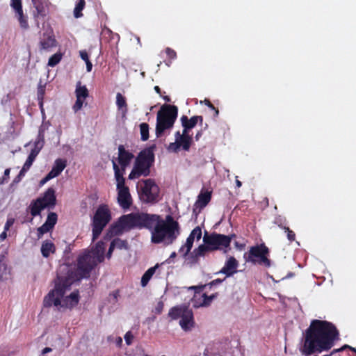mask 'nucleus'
I'll list each match as a JSON object with an SVG mask.
<instances>
[{
	"instance_id": "obj_1",
	"label": "nucleus",
	"mask_w": 356,
	"mask_h": 356,
	"mask_svg": "<svg viewBox=\"0 0 356 356\" xmlns=\"http://www.w3.org/2000/svg\"><path fill=\"white\" fill-rule=\"evenodd\" d=\"M105 245L98 242L90 250H85L77 259L76 266L62 264L59 266L54 288L44 297L43 305L54 306L58 310L72 309L79 301L78 291H70L72 284L90 276L91 270L104 259Z\"/></svg>"
},
{
	"instance_id": "obj_2",
	"label": "nucleus",
	"mask_w": 356,
	"mask_h": 356,
	"mask_svg": "<svg viewBox=\"0 0 356 356\" xmlns=\"http://www.w3.org/2000/svg\"><path fill=\"white\" fill-rule=\"evenodd\" d=\"M338 331L332 323L313 320L305 331L300 351L305 356H311L329 350L338 340Z\"/></svg>"
},
{
	"instance_id": "obj_3",
	"label": "nucleus",
	"mask_w": 356,
	"mask_h": 356,
	"mask_svg": "<svg viewBox=\"0 0 356 356\" xmlns=\"http://www.w3.org/2000/svg\"><path fill=\"white\" fill-rule=\"evenodd\" d=\"M151 241L153 243H172L180 234L179 223L171 216H167L165 220L157 216L153 227L150 229Z\"/></svg>"
},
{
	"instance_id": "obj_4",
	"label": "nucleus",
	"mask_w": 356,
	"mask_h": 356,
	"mask_svg": "<svg viewBox=\"0 0 356 356\" xmlns=\"http://www.w3.org/2000/svg\"><path fill=\"white\" fill-rule=\"evenodd\" d=\"M157 215H149L143 213H130L122 216L111 227V232L118 235L134 227H146L150 230L153 227Z\"/></svg>"
},
{
	"instance_id": "obj_5",
	"label": "nucleus",
	"mask_w": 356,
	"mask_h": 356,
	"mask_svg": "<svg viewBox=\"0 0 356 356\" xmlns=\"http://www.w3.org/2000/svg\"><path fill=\"white\" fill-rule=\"evenodd\" d=\"M154 147L142 150L136 156L129 179H135L141 176H147L150 172V167L154 162Z\"/></svg>"
},
{
	"instance_id": "obj_6",
	"label": "nucleus",
	"mask_w": 356,
	"mask_h": 356,
	"mask_svg": "<svg viewBox=\"0 0 356 356\" xmlns=\"http://www.w3.org/2000/svg\"><path fill=\"white\" fill-rule=\"evenodd\" d=\"M178 110L175 106L167 105L157 113L156 135L161 137L163 133L170 130L177 119Z\"/></svg>"
},
{
	"instance_id": "obj_7",
	"label": "nucleus",
	"mask_w": 356,
	"mask_h": 356,
	"mask_svg": "<svg viewBox=\"0 0 356 356\" xmlns=\"http://www.w3.org/2000/svg\"><path fill=\"white\" fill-rule=\"evenodd\" d=\"M168 316L172 320L180 318L179 325L186 332L191 330L195 325L193 312L186 306H177L171 308Z\"/></svg>"
},
{
	"instance_id": "obj_8",
	"label": "nucleus",
	"mask_w": 356,
	"mask_h": 356,
	"mask_svg": "<svg viewBox=\"0 0 356 356\" xmlns=\"http://www.w3.org/2000/svg\"><path fill=\"white\" fill-rule=\"evenodd\" d=\"M111 218V212L106 205L98 207L92 222V240L95 241Z\"/></svg>"
},
{
	"instance_id": "obj_9",
	"label": "nucleus",
	"mask_w": 356,
	"mask_h": 356,
	"mask_svg": "<svg viewBox=\"0 0 356 356\" xmlns=\"http://www.w3.org/2000/svg\"><path fill=\"white\" fill-rule=\"evenodd\" d=\"M268 253V248L264 244H261L251 247L249 252L245 253L244 259L247 262L259 264L266 267H270V261L267 257Z\"/></svg>"
},
{
	"instance_id": "obj_10",
	"label": "nucleus",
	"mask_w": 356,
	"mask_h": 356,
	"mask_svg": "<svg viewBox=\"0 0 356 356\" xmlns=\"http://www.w3.org/2000/svg\"><path fill=\"white\" fill-rule=\"evenodd\" d=\"M55 204V191L49 188L45 191L42 197L38 198L31 204V213L33 216H38L42 210L52 208Z\"/></svg>"
},
{
	"instance_id": "obj_11",
	"label": "nucleus",
	"mask_w": 356,
	"mask_h": 356,
	"mask_svg": "<svg viewBox=\"0 0 356 356\" xmlns=\"http://www.w3.org/2000/svg\"><path fill=\"white\" fill-rule=\"evenodd\" d=\"M115 180L117 182L118 202L120 206L127 209L131 204V197L129 188L125 186V180L122 177V173L115 170Z\"/></svg>"
},
{
	"instance_id": "obj_12",
	"label": "nucleus",
	"mask_w": 356,
	"mask_h": 356,
	"mask_svg": "<svg viewBox=\"0 0 356 356\" xmlns=\"http://www.w3.org/2000/svg\"><path fill=\"white\" fill-rule=\"evenodd\" d=\"M232 237L220 234H205L203 242L209 244L212 251L222 250L229 246Z\"/></svg>"
},
{
	"instance_id": "obj_13",
	"label": "nucleus",
	"mask_w": 356,
	"mask_h": 356,
	"mask_svg": "<svg viewBox=\"0 0 356 356\" xmlns=\"http://www.w3.org/2000/svg\"><path fill=\"white\" fill-rule=\"evenodd\" d=\"M134 157V156L131 152L126 150L123 145H120L118 147V164H117L115 160H112L114 172L115 173V170H118L122 173V177H123L126 168L129 165Z\"/></svg>"
},
{
	"instance_id": "obj_14",
	"label": "nucleus",
	"mask_w": 356,
	"mask_h": 356,
	"mask_svg": "<svg viewBox=\"0 0 356 356\" xmlns=\"http://www.w3.org/2000/svg\"><path fill=\"white\" fill-rule=\"evenodd\" d=\"M142 197L146 202H155L158 201L159 188L153 179H148L143 181L141 186Z\"/></svg>"
},
{
	"instance_id": "obj_15",
	"label": "nucleus",
	"mask_w": 356,
	"mask_h": 356,
	"mask_svg": "<svg viewBox=\"0 0 356 356\" xmlns=\"http://www.w3.org/2000/svg\"><path fill=\"white\" fill-rule=\"evenodd\" d=\"M189 289H194L195 293L191 299L192 305L194 307H206L210 305L215 296H207L202 291V289L197 286H191Z\"/></svg>"
},
{
	"instance_id": "obj_16",
	"label": "nucleus",
	"mask_w": 356,
	"mask_h": 356,
	"mask_svg": "<svg viewBox=\"0 0 356 356\" xmlns=\"http://www.w3.org/2000/svg\"><path fill=\"white\" fill-rule=\"evenodd\" d=\"M76 101L73 106V110L74 112H77L81 110L83 104L85 102V99L88 96V89L85 86H81L80 82H78L76 84V88L75 90Z\"/></svg>"
},
{
	"instance_id": "obj_17",
	"label": "nucleus",
	"mask_w": 356,
	"mask_h": 356,
	"mask_svg": "<svg viewBox=\"0 0 356 356\" xmlns=\"http://www.w3.org/2000/svg\"><path fill=\"white\" fill-rule=\"evenodd\" d=\"M10 6L15 10L20 26L23 29H27L29 25L26 17L23 15L22 0H11Z\"/></svg>"
},
{
	"instance_id": "obj_18",
	"label": "nucleus",
	"mask_w": 356,
	"mask_h": 356,
	"mask_svg": "<svg viewBox=\"0 0 356 356\" xmlns=\"http://www.w3.org/2000/svg\"><path fill=\"white\" fill-rule=\"evenodd\" d=\"M40 49L44 51H49L56 46V41L51 31L43 34L40 41Z\"/></svg>"
},
{
	"instance_id": "obj_19",
	"label": "nucleus",
	"mask_w": 356,
	"mask_h": 356,
	"mask_svg": "<svg viewBox=\"0 0 356 356\" xmlns=\"http://www.w3.org/2000/svg\"><path fill=\"white\" fill-rule=\"evenodd\" d=\"M238 266V262L233 257H230L225 261V264L220 273L226 275L227 277H230L237 272V268Z\"/></svg>"
},
{
	"instance_id": "obj_20",
	"label": "nucleus",
	"mask_w": 356,
	"mask_h": 356,
	"mask_svg": "<svg viewBox=\"0 0 356 356\" xmlns=\"http://www.w3.org/2000/svg\"><path fill=\"white\" fill-rule=\"evenodd\" d=\"M44 143V129L40 128L39 130L38 138L34 143V147L31 149L29 156L31 157L33 159H35L36 156L42 148Z\"/></svg>"
},
{
	"instance_id": "obj_21",
	"label": "nucleus",
	"mask_w": 356,
	"mask_h": 356,
	"mask_svg": "<svg viewBox=\"0 0 356 356\" xmlns=\"http://www.w3.org/2000/svg\"><path fill=\"white\" fill-rule=\"evenodd\" d=\"M211 200V193L209 192H204V193H200L199 195L197 196V199L194 204V211L197 209H199L200 211L202 209L205 207L207 204Z\"/></svg>"
},
{
	"instance_id": "obj_22",
	"label": "nucleus",
	"mask_w": 356,
	"mask_h": 356,
	"mask_svg": "<svg viewBox=\"0 0 356 356\" xmlns=\"http://www.w3.org/2000/svg\"><path fill=\"white\" fill-rule=\"evenodd\" d=\"M67 165V161L62 159H57L51 170L49 177L53 178L58 177Z\"/></svg>"
},
{
	"instance_id": "obj_23",
	"label": "nucleus",
	"mask_w": 356,
	"mask_h": 356,
	"mask_svg": "<svg viewBox=\"0 0 356 356\" xmlns=\"http://www.w3.org/2000/svg\"><path fill=\"white\" fill-rule=\"evenodd\" d=\"M116 106L118 111L121 113L122 117L125 118L128 112V106L126 98L120 92L116 95Z\"/></svg>"
},
{
	"instance_id": "obj_24",
	"label": "nucleus",
	"mask_w": 356,
	"mask_h": 356,
	"mask_svg": "<svg viewBox=\"0 0 356 356\" xmlns=\"http://www.w3.org/2000/svg\"><path fill=\"white\" fill-rule=\"evenodd\" d=\"M175 138L176 140L179 143L180 147H182V148L188 151L191 147V142H192V137L191 136H181V134L179 131H177L175 134Z\"/></svg>"
},
{
	"instance_id": "obj_25",
	"label": "nucleus",
	"mask_w": 356,
	"mask_h": 356,
	"mask_svg": "<svg viewBox=\"0 0 356 356\" xmlns=\"http://www.w3.org/2000/svg\"><path fill=\"white\" fill-rule=\"evenodd\" d=\"M202 116H193L189 120L186 116H182L181 118V124L183 127H186V128L192 129L197 124L198 121L202 122Z\"/></svg>"
},
{
	"instance_id": "obj_26",
	"label": "nucleus",
	"mask_w": 356,
	"mask_h": 356,
	"mask_svg": "<svg viewBox=\"0 0 356 356\" xmlns=\"http://www.w3.org/2000/svg\"><path fill=\"white\" fill-rule=\"evenodd\" d=\"M56 251L54 244L49 241H44L41 245V253L44 257L47 258Z\"/></svg>"
},
{
	"instance_id": "obj_27",
	"label": "nucleus",
	"mask_w": 356,
	"mask_h": 356,
	"mask_svg": "<svg viewBox=\"0 0 356 356\" xmlns=\"http://www.w3.org/2000/svg\"><path fill=\"white\" fill-rule=\"evenodd\" d=\"M211 251L212 250L209 244L204 243V244L199 245L197 248L193 251L192 255L194 258L197 259L200 257H204Z\"/></svg>"
},
{
	"instance_id": "obj_28",
	"label": "nucleus",
	"mask_w": 356,
	"mask_h": 356,
	"mask_svg": "<svg viewBox=\"0 0 356 356\" xmlns=\"http://www.w3.org/2000/svg\"><path fill=\"white\" fill-rule=\"evenodd\" d=\"M159 265H156L154 267H152L149 268L143 275L141 278V285L142 286H145L148 282L150 280L153 275L155 273L156 268H158Z\"/></svg>"
},
{
	"instance_id": "obj_29",
	"label": "nucleus",
	"mask_w": 356,
	"mask_h": 356,
	"mask_svg": "<svg viewBox=\"0 0 356 356\" xmlns=\"http://www.w3.org/2000/svg\"><path fill=\"white\" fill-rule=\"evenodd\" d=\"M85 1L84 0H79V1L76 3L75 8L74 9V16L76 18L81 17L83 15L81 11L85 7Z\"/></svg>"
},
{
	"instance_id": "obj_30",
	"label": "nucleus",
	"mask_w": 356,
	"mask_h": 356,
	"mask_svg": "<svg viewBox=\"0 0 356 356\" xmlns=\"http://www.w3.org/2000/svg\"><path fill=\"white\" fill-rule=\"evenodd\" d=\"M35 159H32L30 156H28L26 162L24 163L22 170L19 172V177H24L25 174L30 169Z\"/></svg>"
},
{
	"instance_id": "obj_31",
	"label": "nucleus",
	"mask_w": 356,
	"mask_h": 356,
	"mask_svg": "<svg viewBox=\"0 0 356 356\" xmlns=\"http://www.w3.org/2000/svg\"><path fill=\"white\" fill-rule=\"evenodd\" d=\"M62 56H63L62 54H60V53H56L55 54H54L53 56H51L49 58V61H48V65L49 67H54V66H56L61 60Z\"/></svg>"
},
{
	"instance_id": "obj_32",
	"label": "nucleus",
	"mask_w": 356,
	"mask_h": 356,
	"mask_svg": "<svg viewBox=\"0 0 356 356\" xmlns=\"http://www.w3.org/2000/svg\"><path fill=\"white\" fill-rule=\"evenodd\" d=\"M140 131L141 140L145 141L149 138V126L147 123H141L140 124Z\"/></svg>"
},
{
	"instance_id": "obj_33",
	"label": "nucleus",
	"mask_w": 356,
	"mask_h": 356,
	"mask_svg": "<svg viewBox=\"0 0 356 356\" xmlns=\"http://www.w3.org/2000/svg\"><path fill=\"white\" fill-rule=\"evenodd\" d=\"M57 222V215L56 213L51 212L49 213L47 216V218L45 221V223L49 226V227H53L56 225Z\"/></svg>"
},
{
	"instance_id": "obj_34",
	"label": "nucleus",
	"mask_w": 356,
	"mask_h": 356,
	"mask_svg": "<svg viewBox=\"0 0 356 356\" xmlns=\"http://www.w3.org/2000/svg\"><path fill=\"white\" fill-rule=\"evenodd\" d=\"M113 246L118 249H127V243L120 238L114 239L112 242Z\"/></svg>"
},
{
	"instance_id": "obj_35",
	"label": "nucleus",
	"mask_w": 356,
	"mask_h": 356,
	"mask_svg": "<svg viewBox=\"0 0 356 356\" xmlns=\"http://www.w3.org/2000/svg\"><path fill=\"white\" fill-rule=\"evenodd\" d=\"M51 229H52V228L49 227V226L44 222L41 227H40L38 229V238H40L44 234L49 232Z\"/></svg>"
},
{
	"instance_id": "obj_36",
	"label": "nucleus",
	"mask_w": 356,
	"mask_h": 356,
	"mask_svg": "<svg viewBox=\"0 0 356 356\" xmlns=\"http://www.w3.org/2000/svg\"><path fill=\"white\" fill-rule=\"evenodd\" d=\"M195 239L196 238L197 241L200 240L202 237V229L199 227H196L193 229L190 234Z\"/></svg>"
},
{
	"instance_id": "obj_37",
	"label": "nucleus",
	"mask_w": 356,
	"mask_h": 356,
	"mask_svg": "<svg viewBox=\"0 0 356 356\" xmlns=\"http://www.w3.org/2000/svg\"><path fill=\"white\" fill-rule=\"evenodd\" d=\"M191 247L187 245L186 243H185L184 245H183L179 250V252L184 257H185L188 253L189 252L191 251Z\"/></svg>"
},
{
	"instance_id": "obj_38",
	"label": "nucleus",
	"mask_w": 356,
	"mask_h": 356,
	"mask_svg": "<svg viewBox=\"0 0 356 356\" xmlns=\"http://www.w3.org/2000/svg\"><path fill=\"white\" fill-rule=\"evenodd\" d=\"M180 148L179 143L175 140L174 143H170L168 145V149L170 152H177Z\"/></svg>"
},
{
	"instance_id": "obj_39",
	"label": "nucleus",
	"mask_w": 356,
	"mask_h": 356,
	"mask_svg": "<svg viewBox=\"0 0 356 356\" xmlns=\"http://www.w3.org/2000/svg\"><path fill=\"white\" fill-rule=\"evenodd\" d=\"M133 339H134V335L132 334V333L130 331L127 332L125 334L124 340H125L127 345H128V346L131 345L132 343Z\"/></svg>"
},
{
	"instance_id": "obj_40",
	"label": "nucleus",
	"mask_w": 356,
	"mask_h": 356,
	"mask_svg": "<svg viewBox=\"0 0 356 356\" xmlns=\"http://www.w3.org/2000/svg\"><path fill=\"white\" fill-rule=\"evenodd\" d=\"M163 302L162 301H159L154 308V313L156 314H160L163 309Z\"/></svg>"
},
{
	"instance_id": "obj_41",
	"label": "nucleus",
	"mask_w": 356,
	"mask_h": 356,
	"mask_svg": "<svg viewBox=\"0 0 356 356\" xmlns=\"http://www.w3.org/2000/svg\"><path fill=\"white\" fill-rule=\"evenodd\" d=\"M285 231L287 232V238L290 241H293L295 240V234L293 231L290 230L289 227L284 228Z\"/></svg>"
},
{
	"instance_id": "obj_42",
	"label": "nucleus",
	"mask_w": 356,
	"mask_h": 356,
	"mask_svg": "<svg viewBox=\"0 0 356 356\" xmlns=\"http://www.w3.org/2000/svg\"><path fill=\"white\" fill-rule=\"evenodd\" d=\"M79 55H80V57L81 58V59L83 60L85 62L90 60L88 54L86 50L80 51Z\"/></svg>"
},
{
	"instance_id": "obj_43",
	"label": "nucleus",
	"mask_w": 356,
	"mask_h": 356,
	"mask_svg": "<svg viewBox=\"0 0 356 356\" xmlns=\"http://www.w3.org/2000/svg\"><path fill=\"white\" fill-rule=\"evenodd\" d=\"M165 52L169 58H170L172 59H174L176 58V56H177L176 52L174 50L171 49L170 48H167L165 49Z\"/></svg>"
},
{
	"instance_id": "obj_44",
	"label": "nucleus",
	"mask_w": 356,
	"mask_h": 356,
	"mask_svg": "<svg viewBox=\"0 0 356 356\" xmlns=\"http://www.w3.org/2000/svg\"><path fill=\"white\" fill-rule=\"evenodd\" d=\"M14 223V219L13 218H9L7 220L5 225H4V230L8 231L10 227L13 225Z\"/></svg>"
},
{
	"instance_id": "obj_45",
	"label": "nucleus",
	"mask_w": 356,
	"mask_h": 356,
	"mask_svg": "<svg viewBox=\"0 0 356 356\" xmlns=\"http://www.w3.org/2000/svg\"><path fill=\"white\" fill-rule=\"evenodd\" d=\"M194 241H195V238L191 235H189L188 237L187 238L185 243H186L187 245L192 248Z\"/></svg>"
},
{
	"instance_id": "obj_46",
	"label": "nucleus",
	"mask_w": 356,
	"mask_h": 356,
	"mask_svg": "<svg viewBox=\"0 0 356 356\" xmlns=\"http://www.w3.org/2000/svg\"><path fill=\"white\" fill-rule=\"evenodd\" d=\"M44 94V89L42 87L38 88V95L39 99H40V100L42 99Z\"/></svg>"
},
{
	"instance_id": "obj_47",
	"label": "nucleus",
	"mask_w": 356,
	"mask_h": 356,
	"mask_svg": "<svg viewBox=\"0 0 356 356\" xmlns=\"http://www.w3.org/2000/svg\"><path fill=\"white\" fill-rule=\"evenodd\" d=\"M53 179V177H49V173H48L46 177L44 178H43L41 181H40V184L41 185H43L45 183H47L48 181H49L50 179Z\"/></svg>"
},
{
	"instance_id": "obj_48",
	"label": "nucleus",
	"mask_w": 356,
	"mask_h": 356,
	"mask_svg": "<svg viewBox=\"0 0 356 356\" xmlns=\"http://www.w3.org/2000/svg\"><path fill=\"white\" fill-rule=\"evenodd\" d=\"M191 129L189 128H186V127H184V130H183V132L182 134H181V136H191L188 134V131L190 130Z\"/></svg>"
},
{
	"instance_id": "obj_49",
	"label": "nucleus",
	"mask_w": 356,
	"mask_h": 356,
	"mask_svg": "<svg viewBox=\"0 0 356 356\" xmlns=\"http://www.w3.org/2000/svg\"><path fill=\"white\" fill-rule=\"evenodd\" d=\"M115 246H113L112 243H111L110 248L108 249V253H107V257L109 259L111 257L112 252L113 250L115 249Z\"/></svg>"
},
{
	"instance_id": "obj_50",
	"label": "nucleus",
	"mask_w": 356,
	"mask_h": 356,
	"mask_svg": "<svg viewBox=\"0 0 356 356\" xmlns=\"http://www.w3.org/2000/svg\"><path fill=\"white\" fill-rule=\"evenodd\" d=\"M10 172V170L9 168L5 170V171H4V177L3 178V180L1 181V184H2L3 182V180L5 179H8L9 177Z\"/></svg>"
},
{
	"instance_id": "obj_51",
	"label": "nucleus",
	"mask_w": 356,
	"mask_h": 356,
	"mask_svg": "<svg viewBox=\"0 0 356 356\" xmlns=\"http://www.w3.org/2000/svg\"><path fill=\"white\" fill-rule=\"evenodd\" d=\"M348 347H349L348 345H344L343 347H341V348H339V349H334V350H332V352L331 353L330 355H333L334 353H338V352H340L343 350H345L346 348H347Z\"/></svg>"
},
{
	"instance_id": "obj_52",
	"label": "nucleus",
	"mask_w": 356,
	"mask_h": 356,
	"mask_svg": "<svg viewBox=\"0 0 356 356\" xmlns=\"http://www.w3.org/2000/svg\"><path fill=\"white\" fill-rule=\"evenodd\" d=\"M86 70L87 72H90L92 70V65L90 60L86 62Z\"/></svg>"
},
{
	"instance_id": "obj_53",
	"label": "nucleus",
	"mask_w": 356,
	"mask_h": 356,
	"mask_svg": "<svg viewBox=\"0 0 356 356\" xmlns=\"http://www.w3.org/2000/svg\"><path fill=\"white\" fill-rule=\"evenodd\" d=\"M222 281L220 279H216V280H213L209 284L211 286H213V285H216V284H219L222 282Z\"/></svg>"
},
{
	"instance_id": "obj_54",
	"label": "nucleus",
	"mask_w": 356,
	"mask_h": 356,
	"mask_svg": "<svg viewBox=\"0 0 356 356\" xmlns=\"http://www.w3.org/2000/svg\"><path fill=\"white\" fill-rule=\"evenodd\" d=\"M7 231L4 230L1 234H0V239L1 241H3L7 237Z\"/></svg>"
},
{
	"instance_id": "obj_55",
	"label": "nucleus",
	"mask_w": 356,
	"mask_h": 356,
	"mask_svg": "<svg viewBox=\"0 0 356 356\" xmlns=\"http://www.w3.org/2000/svg\"><path fill=\"white\" fill-rule=\"evenodd\" d=\"M51 351H52V349H51V348L46 347V348H44L42 350V353L43 355H44V354H47V353H50V352H51Z\"/></svg>"
},
{
	"instance_id": "obj_56",
	"label": "nucleus",
	"mask_w": 356,
	"mask_h": 356,
	"mask_svg": "<svg viewBox=\"0 0 356 356\" xmlns=\"http://www.w3.org/2000/svg\"><path fill=\"white\" fill-rule=\"evenodd\" d=\"M116 343L118 346H120L122 343V339L119 337L116 339Z\"/></svg>"
},
{
	"instance_id": "obj_57",
	"label": "nucleus",
	"mask_w": 356,
	"mask_h": 356,
	"mask_svg": "<svg viewBox=\"0 0 356 356\" xmlns=\"http://www.w3.org/2000/svg\"><path fill=\"white\" fill-rule=\"evenodd\" d=\"M4 270H5V267L3 265L0 264V280L1 279L2 275H3V273L2 272Z\"/></svg>"
},
{
	"instance_id": "obj_58",
	"label": "nucleus",
	"mask_w": 356,
	"mask_h": 356,
	"mask_svg": "<svg viewBox=\"0 0 356 356\" xmlns=\"http://www.w3.org/2000/svg\"><path fill=\"white\" fill-rule=\"evenodd\" d=\"M205 104L210 108H214L213 106L211 104V102L209 100H204Z\"/></svg>"
},
{
	"instance_id": "obj_59",
	"label": "nucleus",
	"mask_w": 356,
	"mask_h": 356,
	"mask_svg": "<svg viewBox=\"0 0 356 356\" xmlns=\"http://www.w3.org/2000/svg\"><path fill=\"white\" fill-rule=\"evenodd\" d=\"M24 177H19V174L15 177V182H19Z\"/></svg>"
},
{
	"instance_id": "obj_60",
	"label": "nucleus",
	"mask_w": 356,
	"mask_h": 356,
	"mask_svg": "<svg viewBox=\"0 0 356 356\" xmlns=\"http://www.w3.org/2000/svg\"><path fill=\"white\" fill-rule=\"evenodd\" d=\"M236 186L238 188H240L242 184H241V182L239 180L237 179V178H238L237 176L236 177Z\"/></svg>"
},
{
	"instance_id": "obj_61",
	"label": "nucleus",
	"mask_w": 356,
	"mask_h": 356,
	"mask_svg": "<svg viewBox=\"0 0 356 356\" xmlns=\"http://www.w3.org/2000/svg\"><path fill=\"white\" fill-rule=\"evenodd\" d=\"M154 90L155 91L157 92V93H160L161 90H160V88L159 86H155L154 87Z\"/></svg>"
},
{
	"instance_id": "obj_62",
	"label": "nucleus",
	"mask_w": 356,
	"mask_h": 356,
	"mask_svg": "<svg viewBox=\"0 0 356 356\" xmlns=\"http://www.w3.org/2000/svg\"><path fill=\"white\" fill-rule=\"evenodd\" d=\"M104 33H109V34H113L112 31L109 29H106L104 31Z\"/></svg>"
},
{
	"instance_id": "obj_63",
	"label": "nucleus",
	"mask_w": 356,
	"mask_h": 356,
	"mask_svg": "<svg viewBox=\"0 0 356 356\" xmlns=\"http://www.w3.org/2000/svg\"><path fill=\"white\" fill-rule=\"evenodd\" d=\"M175 256H176V253H175V252H173L170 254V258H174Z\"/></svg>"
},
{
	"instance_id": "obj_64",
	"label": "nucleus",
	"mask_w": 356,
	"mask_h": 356,
	"mask_svg": "<svg viewBox=\"0 0 356 356\" xmlns=\"http://www.w3.org/2000/svg\"><path fill=\"white\" fill-rule=\"evenodd\" d=\"M201 136V133L200 132H198L195 136L196 138V140H198L199 137Z\"/></svg>"
}]
</instances>
